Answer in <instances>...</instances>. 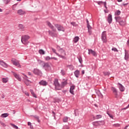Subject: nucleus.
Listing matches in <instances>:
<instances>
[{"mask_svg":"<svg viewBox=\"0 0 129 129\" xmlns=\"http://www.w3.org/2000/svg\"><path fill=\"white\" fill-rule=\"evenodd\" d=\"M51 50L53 53H55V54H56L57 56H58L60 58H62V59H65L66 58L65 57V56L66 55V52H65V50L62 48H60L59 50H58V52L60 54L56 52V50L55 49L51 48Z\"/></svg>","mask_w":129,"mask_h":129,"instance_id":"1","label":"nucleus"},{"mask_svg":"<svg viewBox=\"0 0 129 129\" xmlns=\"http://www.w3.org/2000/svg\"><path fill=\"white\" fill-rule=\"evenodd\" d=\"M29 39L30 36H29V35H23L22 36L21 42L23 44H24V45H27L29 44V41H28V40Z\"/></svg>","mask_w":129,"mask_h":129,"instance_id":"2","label":"nucleus"},{"mask_svg":"<svg viewBox=\"0 0 129 129\" xmlns=\"http://www.w3.org/2000/svg\"><path fill=\"white\" fill-rule=\"evenodd\" d=\"M54 85L55 86V89L57 90H60L61 89V85H60V84H59V82H58V79H55L54 81Z\"/></svg>","mask_w":129,"mask_h":129,"instance_id":"3","label":"nucleus"},{"mask_svg":"<svg viewBox=\"0 0 129 129\" xmlns=\"http://www.w3.org/2000/svg\"><path fill=\"white\" fill-rule=\"evenodd\" d=\"M11 61L13 65H15V66H16V67H18V68H21L22 67V66L20 64V61H19V60H17L13 58Z\"/></svg>","mask_w":129,"mask_h":129,"instance_id":"4","label":"nucleus"},{"mask_svg":"<svg viewBox=\"0 0 129 129\" xmlns=\"http://www.w3.org/2000/svg\"><path fill=\"white\" fill-rule=\"evenodd\" d=\"M101 39L103 43H106L107 42V39H106V32L105 31L102 32Z\"/></svg>","mask_w":129,"mask_h":129,"instance_id":"5","label":"nucleus"},{"mask_svg":"<svg viewBox=\"0 0 129 129\" xmlns=\"http://www.w3.org/2000/svg\"><path fill=\"white\" fill-rule=\"evenodd\" d=\"M92 124L94 125V126H99V125H102L104 124V121L93 122Z\"/></svg>","mask_w":129,"mask_h":129,"instance_id":"6","label":"nucleus"},{"mask_svg":"<svg viewBox=\"0 0 129 129\" xmlns=\"http://www.w3.org/2000/svg\"><path fill=\"white\" fill-rule=\"evenodd\" d=\"M55 27L56 28L58 31L65 32V28L63 26L59 24H55Z\"/></svg>","mask_w":129,"mask_h":129,"instance_id":"7","label":"nucleus"},{"mask_svg":"<svg viewBox=\"0 0 129 129\" xmlns=\"http://www.w3.org/2000/svg\"><path fill=\"white\" fill-rule=\"evenodd\" d=\"M33 72L35 75H42V72L38 69H34Z\"/></svg>","mask_w":129,"mask_h":129,"instance_id":"8","label":"nucleus"},{"mask_svg":"<svg viewBox=\"0 0 129 129\" xmlns=\"http://www.w3.org/2000/svg\"><path fill=\"white\" fill-rule=\"evenodd\" d=\"M117 86L120 90V91H121V92H123V91H124V90H125V88H124V86H123L121 84L118 83H117Z\"/></svg>","mask_w":129,"mask_h":129,"instance_id":"9","label":"nucleus"},{"mask_svg":"<svg viewBox=\"0 0 129 129\" xmlns=\"http://www.w3.org/2000/svg\"><path fill=\"white\" fill-rule=\"evenodd\" d=\"M12 74H13L14 77H15V78H16V79H17V80H18V81H22V78H21V77H20V75H18V74L14 72H12Z\"/></svg>","mask_w":129,"mask_h":129,"instance_id":"10","label":"nucleus"},{"mask_svg":"<svg viewBox=\"0 0 129 129\" xmlns=\"http://www.w3.org/2000/svg\"><path fill=\"white\" fill-rule=\"evenodd\" d=\"M88 54L89 55H93V56H97V53H96V52L92 49H88Z\"/></svg>","mask_w":129,"mask_h":129,"instance_id":"11","label":"nucleus"},{"mask_svg":"<svg viewBox=\"0 0 129 129\" xmlns=\"http://www.w3.org/2000/svg\"><path fill=\"white\" fill-rule=\"evenodd\" d=\"M112 91L113 92V93H114L115 97L117 98V96H118V94H117V89H116V88L112 87L111 88Z\"/></svg>","mask_w":129,"mask_h":129,"instance_id":"12","label":"nucleus"},{"mask_svg":"<svg viewBox=\"0 0 129 129\" xmlns=\"http://www.w3.org/2000/svg\"><path fill=\"white\" fill-rule=\"evenodd\" d=\"M41 66L45 70H48V69H49V63H48L44 62Z\"/></svg>","mask_w":129,"mask_h":129,"instance_id":"13","label":"nucleus"},{"mask_svg":"<svg viewBox=\"0 0 129 129\" xmlns=\"http://www.w3.org/2000/svg\"><path fill=\"white\" fill-rule=\"evenodd\" d=\"M0 65H1V66H3V67H5V68H8L9 66L8 64H7V63L3 60H0Z\"/></svg>","mask_w":129,"mask_h":129,"instance_id":"14","label":"nucleus"},{"mask_svg":"<svg viewBox=\"0 0 129 129\" xmlns=\"http://www.w3.org/2000/svg\"><path fill=\"white\" fill-rule=\"evenodd\" d=\"M107 21L109 24H111V23H112V15H111V14L108 15Z\"/></svg>","mask_w":129,"mask_h":129,"instance_id":"15","label":"nucleus"},{"mask_svg":"<svg viewBox=\"0 0 129 129\" xmlns=\"http://www.w3.org/2000/svg\"><path fill=\"white\" fill-rule=\"evenodd\" d=\"M17 14L20 15V16H23V15H25V14H26V12L22 9H20L18 10Z\"/></svg>","mask_w":129,"mask_h":129,"instance_id":"16","label":"nucleus"},{"mask_svg":"<svg viewBox=\"0 0 129 129\" xmlns=\"http://www.w3.org/2000/svg\"><path fill=\"white\" fill-rule=\"evenodd\" d=\"M40 85H42V86H46L48 85V83L46 81L42 80L39 82Z\"/></svg>","mask_w":129,"mask_h":129,"instance_id":"17","label":"nucleus"},{"mask_svg":"<svg viewBox=\"0 0 129 129\" xmlns=\"http://www.w3.org/2000/svg\"><path fill=\"white\" fill-rule=\"evenodd\" d=\"M74 89H75V86H71L70 90V93H71V94H73V95H74Z\"/></svg>","mask_w":129,"mask_h":129,"instance_id":"18","label":"nucleus"},{"mask_svg":"<svg viewBox=\"0 0 129 129\" xmlns=\"http://www.w3.org/2000/svg\"><path fill=\"white\" fill-rule=\"evenodd\" d=\"M23 75L24 77H23V79L25 80L24 82H29V83H32V81H30L28 78V76L27 75L23 74Z\"/></svg>","mask_w":129,"mask_h":129,"instance_id":"19","label":"nucleus"},{"mask_svg":"<svg viewBox=\"0 0 129 129\" xmlns=\"http://www.w3.org/2000/svg\"><path fill=\"white\" fill-rule=\"evenodd\" d=\"M87 28H88V32H89V34L91 35V34L92 33V31H91V29H92V27H91L90 25L88 24Z\"/></svg>","mask_w":129,"mask_h":129,"instance_id":"20","label":"nucleus"},{"mask_svg":"<svg viewBox=\"0 0 129 129\" xmlns=\"http://www.w3.org/2000/svg\"><path fill=\"white\" fill-rule=\"evenodd\" d=\"M74 74H75V76H76V77H77V78H78V77H79V75L80 74V72L78 70H77L74 72Z\"/></svg>","mask_w":129,"mask_h":129,"instance_id":"21","label":"nucleus"},{"mask_svg":"<svg viewBox=\"0 0 129 129\" xmlns=\"http://www.w3.org/2000/svg\"><path fill=\"white\" fill-rule=\"evenodd\" d=\"M129 58V54L128 53L126 52V51L125 50V56H124V59L126 60V61H127Z\"/></svg>","mask_w":129,"mask_h":129,"instance_id":"22","label":"nucleus"},{"mask_svg":"<svg viewBox=\"0 0 129 129\" xmlns=\"http://www.w3.org/2000/svg\"><path fill=\"white\" fill-rule=\"evenodd\" d=\"M67 85V81H65L64 82H61V85H60L61 88H63V87H64V86H66Z\"/></svg>","mask_w":129,"mask_h":129,"instance_id":"23","label":"nucleus"},{"mask_svg":"<svg viewBox=\"0 0 129 129\" xmlns=\"http://www.w3.org/2000/svg\"><path fill=\"white\" fill-rule=\"evenodd\" d=\"M9 114L8 113H3V114H1V117H2V118H5L6 117H8V116H9Z\"/></svg>","mask_w":129,"mask_h":129,"instance_id":"24","label":"nucleus"},{"mask_svg":"<svg viewBox=\"0 0 129 129\" xmlns=\"http://www.w3.org/2000/svg\"><path fill=\"white\" fill-rule=\"evenodd\" d=\"M2 81L3 83H7L9 81V78H3L2 79Z\"/></svg>","mask_w":129,"mask_h":129,"instance_id":"25","label":"nucleus"},{"mask_svg":"<svg viewBox=\"0 0 129 129\" xmlns=\"http://www.w3.org/2000/svg\"><path fill=\"white\" fill-rule=\"evenodd\" d=\"M78 41H79V37H78V36L75 37V38L73 39V42L74 43H77V42H78Z\"/></svg>","mask_w":129,"mask_h":129,"instance_id":"26","label":"nucleus"},{"mask_svg":"<svg viewBox=\"0 0 129 129\" xmlns=\"http://www.w3.org/2000/svg\"><path fill=\"white\" fill-rule=\"evenodd\" d=\"M19 28L20 30H22V31H25V27L22 24H19Z\"/></svg>","mask_w":129,"mask_h":129,"instance_id":"27","label":"nucleus"},{"mask_svg":"<svg viewBox=\"0 0 129 129\" xmlns=\"http://www.w3.org/2000/svg\"><path fill=\"white\" fill-rule=\"evenodd\" d=\"M68 119H70V118L67 116L64 117L63 118V122H67L68 121Z\"/></svg>","mask_w":129,"mask_h":129,"instance_id":"28","label":"nucleus"},{"mask_svg":"<svg viewBox=\"0 0 129 129\" xmlns=\"http://www.w3.org/2000/svg\"><path fill=\"white\" fill-rule=\"evenodd\" d=\"M115 19L116 22H118V23H119V22L121 21V18L119 17H115Z\"/></svg>","mask_w":129,"mask_h":129,"instance_id":"29","label":"nucleus"},{"mask_svg":"<svg viewBox=\"0 0 129 129\" xmlns=\"http://www.w3.org/2000/svg\"><path fill=\"white\" fill-rule=\"evenodd\" d=\"M49 28H51V29H52V30L53 31V32H56L55 28H54V26H53V25H52V24H50V23H49Z\"/></svg>","mask_w":129,"mask_h":129,"instance_id":"30","label":"nucleus"},{"mask_svg":"<svg viewBox=\"0 0 129 129\" xmlns=\"http://www.w3.org/2000/svg\"><path fill=\"white\" fill-rule=\"evenodd\" d=\"M38 52L40 55H44L45 54V51L43 49H40Z\"/></svg>","mask_w":129,"mask_h":129,"instance_id":"31","label":"nucleus"},{"mask_svg":"<svg viewBox=\"0 0 129 129\" xmlns=\"http://www.w3.org/2000/svg\"><path fill=\"white\" fill-rule=\"evenodd\" d=\"M120 11L117 10L115 12L114 15L115 16H119V15H120Z\"/></svg>","mask_w":129,"mask_h":129,"instance_id":"32","label":"nucleus"},{"mask_svg":"<svg viewBox=\"0 0 129 129\" xmlns=\"http://www.w3.org/2000/svg\"><path fill=\"white\" fill-rule=\"evenodd\" d=\"M37 61H38V62L39 63V64H40V65H41V66H42L43 64L45 63V62L42 61L40 59H38Z\"/></svg>","mask_w":129,"mask_h":129,"instance_id":"33","label":"nucleus"},{"mask_svg":"<svg viewBox=\"0 0 129 129\" xmlns=\"http://www.w3.org/2000/svg\"><path fill=\"white\" fill-rule=\"evenodd\" d=\"M103 74L105 76H109V75H110V73L109 72H104Z\"/></svg>","mask_w":129,"mask_h":129,"instance_id":"34","label":"nucleus"},{"mask_svg":"<svg viewBox=\"0 0 129 129\" xmlns=\"http://www.w3.org/2000/svg\"><path fill=\"white\" fill-rule=\"evenodd\" d=\"M68 67H69L70 70H74V66H73V65H69Z\"/></svg>","mask_w":129,"mask_h":129,"instance_id":"35","label":"nucleus"},{"mask_svg":"<svg viewBox=\"0 0 129 129\" xmlns=\"http://www.w3.org/2000/svg\"><path fill=\"white\" fill-rule=\"evenodd\" d=\"M60 74L62 75V76H64V75L66 74V72L64 71V70H61L60 72Z\"/></svg>","mask_w":129,"mask_h":129,"instance_id":"36","label":"nucleus"},{"mask_svg":"<svg viewBox=\"0 0 129 129\" xmlns=\"http://www.w3.org/2000/svg\"><path fill=\"white\" fill-rule=\"evenodd\" d=\"M10 124H11V125H12V126H13V127H14V128H16V129L19 128V127H18V126L15 125V124L10 123Z\"/></svg>","mask_w":129,"mask_h":129,"instance_id":"37","label":"nucleus"},{"mask_svg":"<svg viewBox=\"0 0 129 129\" xmlns=\"http://www.w3.org/2000/svg\"><path fill=\"white\" fill-rule=\"evenodd\" d=\"M119 24L121 26H124V25H125V23L124 22H123V21H122V20H121L120 22H119Z\"/></svg>","mask_w":129,"mask_h":129,"instance_id":"38","label":"nucleus"},{"mask_svg":"<svg viewBox=\"0 0 129 129\" xmlns=\"http://www.w3.org/2000/svg\"><path fill=\"white\" fill-rule=\"evenodd\" d=\"M113 126H114V127H118L120 126V124L119 123L114 124H113Z\"/></svg>","mask_w":129,"mask_h":129,"instance_id":"39","label":"nucleus"},{"mask_svg":"<svg viewBox=\"0 0 129 129\" xmlns=\"http://www.w3.org/2000/svg\"><path fill=\"white\" fill-rule=\"evenodd\" d=\"M101 117H102V116H101V115H97L96 116V119H99V118H101Z\"/></svg>","mask_w":129,"mask_h":129,"instance_id":"40","label":"nucleus"},{"mask_svg":"<svg viewBox=\"0 0 129 129\" xmlns=\"http://www.w3.org/2000/svg\"><path fill=\"white\" fill-rule=\"evenodd\" d=\"M23 93H25V95L27 96H30V95L29 94V92L25 91H23Z\"/></svg>","mask_w":129,"mask_h":129,"instance_id":"41","label":"nucleus"},{"mask_svg":"<svg viewBox=\"0 0 129 129\" xmlns=\"http://www.w3.org/2000/svg\"><path fill=\"white\" fill-rule=\"evenodd\" d=\"M79 61L80 64H82V62H83V60H82V57H80L79 58Z\"/></svg>","mask_w":129,"mask_h":129,"instance_id":"42","label":"nucleus"},{"mask_svg":"<svg viewBox=\"0 0 129 129\" xmlns=\"http://www.w3.org/2000/svg\"><path fill=\"white\" fill-rule=\"evenodd\" d=\"M112 51H114V52H118V50H117V48L115 47H113L112 48Z\"/></svg>","mask_w":129,"mask_h":129,"instance_id":"43","label":"nucleus"},{"mask_svg":"<svg viewBox=\"0 0 129 129\" xmlns=\"http://www.w3.org/2000/svg\"><path fill=\"white\" fill-rule=\"evenodd\" d=\"M3 2L5 4H6V5H7V4L10 3V2H11V1L10 0H3Z\"/></svg>","mask_w":129,"mask_h":129,"instance_id":"44","label":"nucleus"},{"mask_svg":"<svg viewBox=\"0 0 129 129\" xmlns=\"http://www.w3.org/2000/svg\"><path fill=\"white\" fill-rule=\"evenodd\" d=\"M33 117H34L35 118H36V119H37L38 121L39 122H40V120H39V116H37V115H34L33 116Z\"/></svg>","mask_w":129,"mask_h":129,"instance_id":"45","label":"nucleus"},{"mask_svg":"<svg viewBox=\"0 0 129 129\" xmlns=\"http://www.w3.org/2000/svg\"><path fill=\"white\" fill-rule=\"evenodd\" d=\"M107 114H108V115H109V117H110L111 118L113 119V116H112V115L109 114L108 113V112H107Z\"/></svg>","mask_w":129,"mask_h":129,"instance_id":"46","label":"nucleus"},{"mask_svg":"<svg viewBox=\"0 0 129 129\" xmlns=\"http://www.w3.org/2000/svg\"><path fill=\"white\" fill-rule=\"evenodd\" d=\"M24 83L26 84V85H27V86H29V85H30V84L32 83H29V82H24Z\"/></svg>","mask_w":129,"mask_h":129,"instance_id":"47","label":"nucleus"},{"mask_svg":"<svg viewBox=\"0 0 129 129\" xmlns=\"http://www.w3.org/2000/svg\"><path fill=\"white\" fill-rule=\"evenodd\" d=\"M97 4H98V5H99V6H100L101 5V4H103V2H102V1L97 2Z\"/></svg>","mask_w":129,"mask_h":129,"instance_id":"48","label":"nucleus"},{"mask_svg":"<svg viewBox=\"0 0 129 129\" xmlns=\"http://www.w3.org/2000/svg\"><path fill=\"white\" fill-rule=\"evenodd\" d=\"M71 25H72L74 27H76V23L75 22H71Z\"/></svg>","mask_w":129,"mask_h":129,"instance_id":"49","label":"nucleus"},{"mask_svg":"<svg viewBox=\"0 0 129 129\" xmlns=\"http://www.w3.org/2000/svg\"><path fill=\"white\" fill-rule=\"evenodd\" d=\"M52 37H57V33H52Z\"/></svg>","mask_w":129,"mask_h":129,"instance_id":"50","label":"nucleus"},{"mask_svg":"<svg viewBox=\"0 0 129 129\" xmlns=\"http://www.w3.org/2000/svg\"><path fill=\"white\" fill-rule=\"evenodd\" d=\"M0 123L3 126H6V125L3 122H1Z\"/></svg>","mask_w":129,"mask_h":129,"instance_id":"51","label":"nucleus"},{"mask_svg":"<svg viewBox=\"0 0 129 129\" xmlns=\"http://www.w3.org/2000/svg\"><path fill=\"white\" fill-rule=\"evenodd\" d=\"M45 61H49V56H46L45 57Z\"/></svg>","mask_w":129,"mask_h":129,"instance_id":"52","label":"nucleus"},{"mask_svg":"<svg viewBox=\"0 0 129 129\" xmlns=\"http://www.w3.org/2000/svg\"><path fill=\"white\" fill-rule=\"evenodd\" d=\"M16 8H17V7L14 5L12 6V9L14 10V11H16Z\"/></svg>","mask_w":129,"mask_h":129,"instance_id":"53","label":"nucleus"},{"mask_svg":"<svg viewBox=\"0 0 129 129\" xmlns=\"http://www.w3.org/2000/svg\"><path fill=\"white\" fill-rule=\"evenodd\" d=\"M28 125L32 126V123H31V122H28Z\"/></svg>","mask_w":129,"mask_h":129,"instance_id":"54","label":"nucleus"},{"mask_svg":"<svg viewBox=\"0 0 129 129\" xmlns=\"http://www.w3.org/2000/svg\"><path fill=\"white\" fill-rule=\"evenodd\" d=\"M33 97H35V98H37V95L35 94V93L32 94Z\"/></svg>","mask_w":129,"mask_h":129,"instance_id":"55","label":"nucleus"},{"mask_svg":"<svg viewBox=\"0 0 129 129\" xmlns=\"http://www.w3.org/2000/svg\"><path fill=\"white\" fill-rule=\"evenodd\" d=\"M30 92L32 95L34 93H34V91L32 89H30Z\"/></svg>","mask_w":129,"mask_h":129,"instance_id":"56","label":"nucleus"},{"mask_svg":"<svg viewBox=\"0 0 129 129\" xmlns=\"http://www.w3.org/2000/svg\"><path fill=\"white\" fill-rule=\"evenodd\" d=\"M104 12L105 14H108V10H104Z\"/></svg>","mask_w":129,"mask_h":129,"instance_id":"57","label":"nucleus"},{"mask_svg":"<svg viewBox=\"0 0 129 129\" xmlns=\"http://www.w3.org/2000/svg\"><path fill=\"white\" fill-rule=\"evenodd\" d=\"M52 114H53V117H54V118H55V112H54V111H52Z\"/></svg>","mask_w":129,"mask_h":129,"instance_id":"58","label":"nucleus"},{"mask_svg":"<svg viewBox=\"0 0 129 129\" xmlns=\"http://www.w3.org/2000/svg\"><path fill=\"white\" fill-rule=\"evenodd\" d=\"M104 7L105 8V9H107V7H106V3H104Z\"/></svg>","mask_w":129,"mask_h":129,"instance_id":"59","label":"nucleus"},{"mask_svg":"<svg viewBox=\"0 0 129 129\" xmlns=\"http://www.w3.org/2000/svg\"><path fill=\"white\" fill-rule=\"evenodd\" d=\"M128 107H129V105L127 107L124 108L123 109H127V108H128Z\"/></svg>","mask_w":129,"mask_h":129,"instance_id":"60","label":"nucleus"},{"mask_svg":"<svg viewBox=\"0 0 129 129\" xmlns=\"http://www.w3.org/2000/svg\"><path fill=\"white\" fill-rule=\"evenodd\" d=\"M28 75L32 76V73L31 72L28 73Z\"/></svg>","mask_w":129,"mask_h":129,"instance_id":"61","label":"nucleus"},{"mask_svg":"<svg viewBox=\"0 0 129 129\" xmlns=\"http://www.w3.org/2000/svg\"><path fill=\"white\" fill-rule=\"evenodd\" d=\"M86 21H87V25H89V22L88 21V20L87 19Z\"/></svg>","mask_w":129,"mask_h":129,"instance_id":"62","label":"nucleus"},{"mask_svg":"<svg viewBox=\"0 0 129 129\" xmlns=\"http://www.w3.org/2000/svg\"><path fill=\"white\" fill-rule=\"evenodd\" d=\"M84 73H85V72L84 71V70L82 71V74H84Z\"/></svg>","mask_w":129,"mask_h":129,"instance_id":"63","label":"nucleus"},{"mask_svg":"<svg viewBox=\"0 0 129 129\" xmlns=\"http://www.w3.org/2000/svg\"><path fill=\"white\" fill-rule=\"evenodd\" d=\"M126 5H128V3L123 4V6H124V7H125V6H126Z\"/></svg>","mask_w":129,"mask_h":129,"instance_id":"64","label":"nucleus"}]
</instances>
